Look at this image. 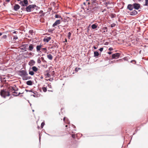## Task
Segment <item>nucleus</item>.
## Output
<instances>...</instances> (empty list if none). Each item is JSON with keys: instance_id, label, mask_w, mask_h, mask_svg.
I'll list each match as a JSON object with an SVG mask.
<instances>
[{"instance_id": "1", "label": "nucleus", "mask_w": 148, "mask_h": 148, "mask_svg": "<svg viewBox=\"0 0 148 148\" xmlns=\"http://www.w3.org/2000/svg\"><path fill=\"white\" fill-rule=\"evenodd\" d=\"M0 94L1 97L4 98H5L7 97L10 95V92L8 90L6 89L1 90L0 92Z\"/></svg>"}, {"instance_id": "2", "label": "nucleus", "mask_w": 148, "mask_h": 148, "mask_svg": "<svg viewBox=\"0 0 148 148\" xmlns=\"http://www.w3.org/2000/svg\"><path fill=\"white\" fill-rule=\"evenodd\" d=\"M13 93V95L15 96H17L21 94L20 92H18V89L14 87H12L11 89Z\"/></svg>"}, {"instance_id": "3", "label": "nucleus", "mask_w": 148, "mask_h": 148, "mask_svg": "<svg viewBox=\"0 0 148 148\" xmlns=\"http://www.w3.org/2000/svg\"><path fill=\"white\" fill-rule=\"evenodd\" d=\"M36 6L35 5H30L26 8L25 10L27 12H30Z\"/></svg>"}, {"instance_id": "4", "label": "nucleus", "mask_w": 148, "mask_h": 148, "mask_svg": "<svg viewBox=\"0 0 148 148\" xmlns=\"http://www.w3.org/2000/svg\"><path fill=\"white\" fill-rule=\"evenodd\" d=\"M19 4L21 5V6H27L28 4V1L27 0H24L21 1L19 3Z\"/></svg>"}, {"instance_id": "5", "label": "nucleus", "mask_w": 148, "mask_h": 148, "mask_svg": "<svg viewBox=\"0 0 148 148\" xmlns=\"http://www.w3.org/2000/svg\"><path fill=\"white\" fill-rule=\"evenodd\" d=\"M120 56V54L119 53H116L112 55V58L114 59H117L119 58Z\"/></svg>"}, {"instance_id": "6", "label": "nucleus", "mask_w": 148, "mask_h": 148, "mask_svg": "<svg viewBox=\"0 0 148 148\" xmlns=\"http://www.w3.org/2000/svg\"><path fill=\"white\" fill-rule=\"evenodd\" d=\"M134 8L138 10L140 7V5L139 4L135 3L133 4Z\"/></svg>"}, {"instance_id": "7", "label": "nucleus", "mask_w": 148, "mask_h": 148, "mask_svg": "<svg viewBox=\"0 0 148 148\" xmlns=\"http://www.w3.org/2000/svg\"><path fill=\"white\" fill-rule=\"evenodd\" d=\"M35 63V62L33 60H30L28 63V64L30 66L34 65Z\"/></svg>"}, {"instance_id": "8", "label": "nucleus", "mask_w": 148, "mask_h": 148, "mask_svg": "<svg viewBox=\"0 0 148 148\" xmlns=\"http://www.w3.org/2000/svg\"><path fill=\"white\" fill-rule=\"evenodd\" d=\"M60 21L59 20H57L53 24L52 26L54 27L60 24Z\"/></svg>"}, {"instance_id": "9", "label": "nucleus", "mask_w": 148, "mask_h": 148, "mask_svg": "<svg viewBox=\"0 0 148 148\" xmlns=\"http://www.w3.org/2000/svg\"><path fill=\"white\" fill-rule=\"evenodd\" d=\"M20 6L18 5L15 4L14 7V9L15 11H17L20 8Z\"/></svg>"}, {"instance_id": "10", "label": "nucleus", "mask_w": 148, "mask_h": 148, "mask_svg": "<svg viewBox=\"0 0 148 148\" xmlns=\"http://www.w3.org/2000/svg\"><path fill=\"white\" fill-rule=\"evenodd\" d=\"M51 39V37H45L43 40V41L45 42H48Z\"/></svg>"}, {"instance_id": "11", "label": "nucleus", "mask_w": 148, "mask_h": 148, "mask_svg": "<svg viewBox=\"0 0 148 148\" xmlns=\"http://www.w3.org/2000/svg\"><path fill=\"white\" fill-rule=\"evenodd\" d=\"M20 73L23 75L25 76H27L28 75L27 72L25 70H22L20 71Z\"/></svg>"}, {"instance_id": "12", "label": "nucleus", "mask_w": 148, "mask_h": 148, "mask_svg": "<svg viewBox=\"0 0 148 148\" xmlns=\"http://www.w3.org/2000/svg\"><path fill=\"white\" fill-rule=\"evenodd\" d=\"M34 48V45L33 44H30L29 46L28 49L29 50L32 51Z\"/></svg>"}, {"instance_id": "13", "label": "nucleus", "mask_w": 148, "mask_h": 148, "mask_svg": "<svg viewBox=\"0 0 148 148\" xmlns=\"http://www.w3.org/2000/svg\"><path fill=\"white\" fill-rule=\"evenodd\" d=\"M42 46V45H37L36 46V51L37 52H39L40 51V49H41V48Z\"/></svg>"}, {"instance_id": "14", "label": "nucleus", "mask_w": 148, "mask_h": 148, "mask_svg": "<svg viewBox=\"0 0 148 148\" xmlns=\"http://www.w3.org/2000/svg\"><path fill=\"white\" fill-rule=\"evenodd\" d=\"M63 121L64 123H67L69 124L70 123V121L66 117H64L63 119Z\"/></svg>"}, {"instance_id": "15", "label": "nucleus", "mask_w": 148, "mask_h": 148, "mask_svg": "<svg viewBox=\"0 0 148 148\" xmlns=\"http://www.w3.org/2000/svg\"><path fill=\"white\" fill-rule=\"evenodd\" d=\"M133 6L131 4H129L127 6V8L130 10H132L133 8Z\"/></svg>"}, {"instance_id": "16", "label": "nucleus", "mask_w": 148, "mask_h": 148, "mask_svg": "<svg viewBox=\"0 0 148 148\" xmlns=\"http://www.w3.org/2000/svg\"><path fill=\"white\" fill-rule=\"evenodd\" d=\"M137 12L135 10L132 11L131 12L130 14L132 15H136L137 14Z\"/></svg>"}, {"instance_id": "17", "label": "nucleus", "mask_w": 148, "mask_h": 148, "mask_svg": "<svg viewBox=\"0 0 148 148\" xmlns=\"http://www.w3.org/2000/svg\"><path fill=\"white\" fill-rule=\"evenodd\" d=\"M32 70L36 72L38 71V69L35 66H33L32 68Z\"/></svg>"}, {"instance_id": "18", "label": "nucleus", "mask_w": 148, "mask_h": 148, "mask_svg": "<svg viewBox=\"0 0 148 148\" xmlns=\"http://www.w3.org/2000/svg\"><path fill=\"white\" fill-rule=\"evenodd\" d=\"M32 82L31 80H29L27 82L26 84L28 85L31 86L32 84Z\"/></svg>"}, {"instance_id": "19", "label": "nucleus", "mask_w": 148, "mask_h": 148, "mask_svg": "<svg viewBox=\"0 0 148 148\" xmlns=\"http://www.w3.org/2000/svg\"><path fill=\"white\" fill-rule=\"evenodd\" d=\"M97 25L96 24H93L91 26V27L93 29H95L97 27Z\"/></svg>"}, {"instance_id": "20", "label": "nucleus", "mask_w": 148, "mask_h": 148, "mask_svg": "<svg viewBox=\"0 0 148 148\" xmlns=\"http://www.w3.org/2000/svg\"><path fill=\"white\" fill-rule=\"evenodd\" d=\"M23 79H25L26 80H27V79H30L31 78V77L27 76H25V77H23Z\"/></svg>"}, {"instance_id": "21", "label": "nucleus", "mask_w": 148, "mask_h": 148, "mask_svg": "<svg viewBox=\"0 0 148 148\" xmlns=\"http://www.w3.org/2000/svg\"><path fill=\"white\" fill-rule=\"evenodd\" d=\"M47 57L48 59L51 60H52L53 59V57L50 54L47 55Z\"/></svg>"}, {"instance_id": "22", "label": "nucleus", "mask_w": 148, "mask_h": 148, "mask_svg": "<svg viewBox=\"0 0 148 148\" xmlns=\"http://www.w3.org/2000/svg\"><path fill=\"white\" fill-rule=\"evenodd\" d=\"M99 55V53L97 51H95L94 52V56L95 57L98 56Z\"/></svg>"}, {"instance_id": "23", "label": "nucleus", "mask_w": 148, "mask_h": 148, "mask_svg": "<svg viewBox=\"0 0 148 148\" xmlns=\"http://www.w3.org/2000/svg\"><path fill=\"white\" fill-rule=\"evenodd\" d=\"M45 85H44L43 86L42 88V89L43 91L45 92L47 91V88L46 87H45Z\"/></svg>"}, {"instance_id": "24", "label": "nucleus", "mask_w": 148, "mask_h": 148, "mask_svg": "<svg viewBox=\"0 0 148 148\" xmlns=\"http://www.w3.org/2000/svg\"><path fill=\"white\" fill-rule=\"evenodd\" d=\"M55 17L57 18H61L62 19V18L61 16L58 15V14H56L55 15Z\"/></svg>"}, {"instance_id": "25", "label": "nucleus", "mask_w": 148, "mask_h": 148, "mask_svg": "<svg viewBox=\"0 0 148 148\" xmlns=\"http://www.w3.org/2000/svg\"><path fill=\"white\" fill-rule=\"evenodd\" d=\"M41 49L42 51H45V53H46L47 51V49L46 48H41Z\"/></svg>"}, {"instance_id": "26", "label": "nucleus", "mask_w": 148, "mask_h": 148, "mask_svg": "<svg viewBox=\"0 0 148 148\" xmlns=\"http://www.w3.org/2000/svg\"><path fill=\"white\" fill-rule=\"evenodd\" d=\"M46 75L47 76L46 77H49L51 76L50 74L48 72H47V73L46 74Z\"/></svg>"}, {"instance_id": "27", "label": "nucleus", "mask_w": 148, "mask_h": 148, "mask_svg": "<svg viewBox=\"0 0 148 148\" xmlns=\"http://www.w3.org/2000/svg\"><path fill=\"white\" fill-rule=\"evenodd\" d=\"M29 74L32 75H33L34 74V73L33 71H29Z\"/></svg>"}, {"instance_id": "28", "label": "nucleus", "mask_w": 148, "mask_h": 148, "mask_svg": "<svg viewBox=\"0 0 148 148\" xmlns=\"http://www.w3.org/2000/svg\"><path fill=\"white\" fill-rule=\"evenodd\" d=\"M71 35V33L70 32H69L67 35V37L69 39L70 38V37Z\"/></svg>"}, {"instance_id": "29", "label": "nucleus", "mask_w": 148, "mask_h": 148, "mask_svg": "<svg viewBox=\"0 0 148 148\" xmlns=\"http://www.w3.org/2000/svg\"><path fill=\"white\" fill-rule=\"evenodd\" d=\"M145 3L144 5L147 6L148 5V0H145Z\"/></svg>"}, {"instance_id": "30", "label": "nucleus", "mask_w": 148, "mask_h": 148, "mask_svg": "<svg viewBox=\"0 0 148 148\" xmlns=\"http://www.w3.org/2000/svg\"><path fill=\"white\" fill-rule=\"evenodd\" d=\"M37 62L38 63H41V61L40 58H39L37 60Z\"/></svg>"}, {"instance_id": "31", "label": "nucleus", "mask_w": 148, "mask_h": 148, "mask_svg": "<svg viewBox=\"0 0 148 148\" xmlns=\"http://www.w3.org/2000/svg\"><path fill=\"white\" fill-rule=\"evenodd\" d=\"M45 123L44 122H43L42 123L41 125V127L42 128L43 127V126L45 125Z\"/></svg>"}, {"instance_id": "32", "label": "nucleus", "mask_w": 148, "mask_h": 148, "mask_svg": "<svg viewBox=\"0 0 148 148\" xmlns=\"http://www.w3.org/2000/svg\"><path fill=\"white\" fill-rule=\"evenodd\" d=\"M29 32L31 34H32L33 33V31L32 30H30L29 31Z\"/></svg>"}, {"instance_id": "33", "label": "nucleus", "mask_w": 148, "mask_h": 148, "mask_svg": "<svg viewBox=\"0 0 148 148\" xmlns=\"http://www.w3.org/2000/svg\"><path fill=\"white\" fill-rule=\"evenodd\" d=\"M17 38H18V37L17 36H13V39L14 40H16V39H17Z\"/></svg>"}, {"instance_id": "34", "label": "nucleus", "mask_w": 148, "mask_h": 148, "mask_svg": "<svg viewBox=\"0 0 148 148\" xmlns=\"http://www.w3.org/2000/svg\"><path fill=\"white\" fill-rule=\"evenodd\" d=\"M115 26V24L113 23H112V24L111 25V27H114Z\"/></svg>"}, {"instance_id": "35", "label": "nucleus", "mask_w": 148, "mask_h": 148, "mask_svg": "<svg viewBox=\"0 0 148 148\" xmlns=\"http://www.w3.org/2000/svg\"><path fill=\"white\" fill-rule=\"evenodd\" d=\"M7 37V36L6 35H4L2 36V38L3 39H5Z\"/></svg>"}, {"instance_id": "36", "label": "nucleus", "mask_w": 148, "mask_h": 148, "mask_svg": "<svg viewBox=\"0 0 148 148\" xmlns=\"http://www.w3.org/2000/svg\"><path fill=\"white\" fill-rule=\"evenodd\" d=\"M103 50V48H101L99 49V50L100 51H102Z\"/></svg>"}, {"instance_id": "37", "label": "nucleus", "mask_w": 148, "mask_h": 148, "mask_svg": "<svg viewBox=\"0 0 148 148\" xmlns=\"http://www.w3.org/2000/svg\"><path fill=\"white\" fill-rule=\"evenodd\" d=\"M108 50L110 51H112L113 50V49L112 47H110L109 49Z\"/></svg>"}, {"instance_id": "38", "label": "nucleus", "mask_w": 148, "mask_h": 148, "mask_svg": "<svg viewBox=\"0 0 148 148\" xmlns=\"http://www.w3.org/2000/svg\"><path fill=\"white\" fill-rule=\"evenodd\" d=\"M53 79H46L47 81H52Z\"/></svg>"}, {"instance_id": "39", "label": "nucleus", "mask_w": 148, "mask_h": 148, "mask_svg": "<svg viewBox=\"0 0 148 148\" xmlns=\"http://www.w3.org/2000/svg\"><path fill=\"white\" fill-rule=\"evenodd\" d=\"M48 86L50 88H51V85L50 84V83L48 84Z\"/></svg>"}, {"instance_id": "40", "label": "nucleus", "mask_w": 148, "mask_h": 148, "mask_svg": "<svg viewBox=\"0 0 148 148\" xmlns=\"http://www.w3.org/2000/svg\"><path fill=\"white\" fill-rule=\"evenodd\" d=\"M131 62H134L135 63H136V61L135 60H132L131 61Z\"/></svg>"}, {"instance_id": "41", "label": "nucleus", "mask_w": 148, "mask_h": 148, "mask_svg": "<svg viewBox=\"0 0 148 148\" xmlns=\"http://www.w3.org/2000/svg\"><path fill=\"white\" fill-rule=\"evenodd\" d=\"M10 1V0H5V1L7 3L9 2Z\"/></svg>"}, {"instance_id": "42", "label": "nucleus", "mask_w": 148, "mask_h": 148, "mask_svg": "<svg viewBox=\"0 0 148 148\" xmlns=\"http://www.w3.org/2000/svg\"><path fill=\"white\" fill-rule=\"evenodd\" d=\"M112 53V52L111 51L108 52V53L109 54H111Z\"/></svg>"}, {"instance_id": "43", "label": "nucleus", "mask_w": 148, "mask_h": 148, "mask_svg": "<svg viewBox=\"0 0 148 148\" xmlns=\"http://www.w3.org/2000/svg\"><path fill=\"white\" fill-rule=\"evenodd\" d=\"M72 137L73 138H75V134H72Z\"/></svg>"}, {"instance_id": "44", "label": "nucleus", "mask_w": 148, "mask_h": 148, "mask_svg": "<svg viewBox=\"0 0 148 148\" xmlns=\"http://www.w3.org/2000/svg\"><path fill=\"white\" fill-rule=\"evenodd\" d=\"M25 9L24 8H21V10H25Z\"/></svg>"}, {"instance_id": "45", "label": "nucleus", "mask_w": 148, "mask_h": 148, "mask_svg": "<svg viewBox=\"0 0 148 148\" xmlns=\"http://www.w3.org/2000/svg\"><path fill=\"white\" fill-rule=\"evenodd\" d=\"M116 61H119L121 62V61H122L123 60H122V59H120V60H116Z\"/></svg>"}, {"instance_id": "46", "label": "nucleus", "mask_w": 148, "mask_h": 148, "mask_svg": "<svg viewBox=\"0 0 148 148\" xmlns=\"http://www.w3.org/2000/svg\"><path fill=\"white\" fill-rule=\"evenodd\" d=\"M108 42H106L105 43V45H108Z\"/></svg>"}, {"instance_id": "47", "label": "nucleus", "mask_w": 148, "mask_h": 148, "mask_svg": "<svg viewBox=\"0 0 148 148\" xmlns=\"http://www.w3.org/2000/svg\"><path fill=\"white\" fill-rule=\"evenodd\" d=\"M93 48L95 49H97V47H96L95 46H94Z\"/></svg>"}, {"instance_id": "48", "label": "nucleus", "mask_w": 148, "mask_h": 148, "mask_svg": "<svg viewBox=\"0 0 148 148\" xmlns=\"http://www.w3.org/2000/svg\"><path fill=\"white\" fill-rule=\"evenodd\" d=\"M112 17V18H114V15H113V14H112V16H111Z\"/></svg>"}, {"instance_id": "49", "label": "nucleus", "mask_w": 148, "mask_h": 148, "mask_svg": "<svg viewBox=\"0 0 148 148\" xmlns=\"http://www.w3.org/2000/svg\"><path fill=\"white\" fill-rule=\"evenodd\" d=\"M42 12H43L42 11V10H41L40 11V12H39V13H42Z\"/></svg>"}, {"instance_id": "50", "label": "nucleus", "mask_w": 148, "mask_h": 148, "mask_svg": "<svg viewBox=\"0 0 148 148\" xmlns=\"http://www.w3.org/2000/svg\"><path fill=\"white\" fill-rule=\"evenodd\" d=\"M41 58V59H42V60H44V58L42 57Z\"/></svg>"}, {"instance_id": "51", "label": "nucleus", "mask_w": 148, "mask_h": 148, "mask_svg": "<svg viewBox=\"0 0 148 148\" xmlns=\"http://www.w3.org/2000/svg\"><path fill=\"white\" fill-rule=\"evenodd\" d=\"M2 34V33H0V36Z\"/></svg>"}, {"instance_id": "52", "label": "nucleus", "mask_w": 148, "mask_h": 148, "mask_svg": "<svg viewBox=\"0 0 148 148\" xmlns=\"http://www.w3.org/2000/svg\"><path fill=\"white\" fill-rule=\"evenodd\" d=\"M29 55H32V53H31V52L30 53H29Z\"/></svg>"}, {"instance_id": "53", "label": "nucleus", "mask_w": 148, "mask_h": 148, "mask_svg": "<svg viewBox=\"0 0 148 148\" xmlns=\"http://www.w3.org/2000/svg\"><path fill=\"white\" fill-rule=\"evenodd\" d=\"M67 126H68V125H66L65 126V127H67Z\"/></svg>"}, {"instance_id": "54", "label": "nucleus", "mask_w": 148, "mask_h": 148, "mask_svg": "<svg viewBox=\"0 0 148 148\" xmlns=\"http://www.w3.org/2000/svg\"><path fill=\"white\" fill-rule=\"evenodd\" d=\"M16 32H13V33H16Z\"/></svg>"}, {"instance_id": "55", "label": "nucleus", "mask_w": 148, "mask_h": 148, "mask_svg": "<svg viewBox=\"0 0 148 148\" xmlns=\"http://www.w3.org/2000/svg\"><path fill=\"white\" fill-rule=\"evenodd\" d=\"M141 0H138V1H140Z\"/></svg>"}, {"instance_id": "56", "label": "nucleus", "mask_w": 148, "mask_h": 148, "mask_svg": "<svg viewBox=\"0 0 148 148\" xmlns=\"http://www.w3.org/2000/svg\"><path fill=\"white\" fill-rule=\"evenodd\" d=\"M18 1H20L21 0H17Z\"/></svg>"}, {"instance_id": "57", "label": "nucleus", "mask_w": 148, "mask_h": 148, "mask_svg": "<svg viewBox=\"0 0 148 148\" xmlns=\"http://www.w3.org/2000/svg\"><path fill=\"white\" fill-rule=\"evenodd\" d=\"M65 41H66H66H67V40H66V39Z\"/></svg>"}, {"instance_id": "58", "label": "nucleus", "mask_w": 148, "mask_h": 148, "mask_svg": "<svg viewBox=\"0 0 148 148\" xmlns=\"http://www.w3.org/2000/svg\"><path fill=\"white\" fill-rule=\"evenodd\" d=\"M25 51H26V50H25Z\"/></svg>"}, {"instance_id": "59", "label": "nucleus", "mask_w": 148, "mask_h": 148, "mask_svg": "<svg viewBox=\"0 0 148 148\" xmlns=\"http://www.w3.org/2000/svg\"><path fill=\"white\" fill-rule=\"evenodd\" d=\"M105 29H107L106 27H105Z\"/></svg>"}, {"instance_id": "60", "label": "nucleus", "mask_w": 148, "mask_h": 148, "mask_svg": "<svg viewBox=\"0 0 148 148\" xmlns=\"http://www.w3.org/2000/svg\"><path fill=\"white\" fill-rule=\"evenodd\" d=\"M134 1H135V0H133Z\"/></svg>"}]
</instances>
